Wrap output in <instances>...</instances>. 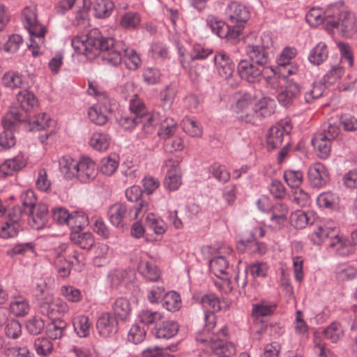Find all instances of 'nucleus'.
Returning <instances> with one entry per match:
<instances>
[{
    "label": "nucleus",
    "instance_id": "nucleus-1",
    "mask_svg": "<svg viewBox=\"0 0 357 357\" xmlns=\"http://www.w3.org/2000/svg\"><path fill=\"white\" fill-rule=\"evenodd\" d=\"M75 52L84 54L88 59H93L102 52V58L105 63L118 66L121 63L125 44L114 43L110 37H103L98 29H91L86 35L77 36L71 40Z\"/></svg>",
    "mask_w": 357,
    "mask_h": 357
},
{
    "label": "nucleus",
    "instance_id": "nucleus-2",
    "mask_svg": "<svg viewBox=\"0 0 357 357\" xmlns=\"http://www.w3.org/2000/svg\"><path fill=\"white\" fill-rule=\"evenodd\" d=\"M233 249L227 245L220 246L215 255L209 261V268L216 277L215 284L223 292L228 294L234 289L231 279L232 267L230 260L233 257Z\"/></svg>",
    "mask_w": 357,
    "mask_h": 357
},
{
    "label": "nucleus",
    "instance_id": "nucleus-3",
    "mask_svg": "<svg viewBox=\"0 0 357 357\" xmlns=\"http://www.w3.org/2000/svg\"><path fill=\"white\" fill-rule=\"evenodd\" d=\"M245 40V52L249 61L268 68L273 44L271 33L264 32L257 36L255 32H252L246 37Z\"/></svg>",
    "mask_w": 357,
    "mask_h": 357
},
{
    "label": "nucleus",
    "instance_id": "nucleus-4",
    "mask_svg": "<svg viewBox=\"0 0 357 357\" xmlns=\"http://www.w3.org/2000/svg\"><path fill=\"white\" fill-rule=\"evenodd\" d=\"M326 29L331 32L337 29L345 38L353 36L357 31L356 17L354 13L340 10L337 6H331L326 10Z\"/></svg>",
    "mask_w": 357,
    "mask_h": 357
},
{
    "label": "nucleus",
    "instance_id": "nucleus-5",
    "mask_svg": "<svg viewBox=\"0 0 357 357\" xmlns=\"http://www.w3.org/2000/svg\"><path fill=\"white\" fill-rule=\"evenodd\" d=\"M215 312H205V329L208 334L205 335L204 333L199 334L197 337V340L201 343L208 344L211 351L218 355V357H229L225 354V337L227 335V328L226 327L221 328L218 333L210 334V331L215 326Z\"/></svg>",
    "mask_w": 357,
    "mask_h": 357
},
{
    "label": "nucleus",
    "instance_id": "nucleus-6",
    "mask_svg": "<svg viewBox=\"0 0 357 357\" xmlns=\"http://www.w3.org/2000/svg\"><path fill=\"white\" fill-rule=\"evenodd\" d=\"M88 93L97 99V103L88 111L90 121L98 126L104 125L108 121L107 115L112 111L114 102L105 91H100L91 82L89 83Z\"/></svg>",
    "mask_w": 357,
    "mask_h": 357
},
{
    "label": "nucleus",
    "instance_id": "nucleus-7",
    "mask_svg": "<svg viewBox=\"0 0 357 357\" xmlns=\"http://www.w3.org/2000/svg\"><path fill=\"white\" fill-rule=\"evenodd\" d=\"M16 100L20 107V110L16 108H11L10 109L2 120V123H3L5 127H10L20 121H24V114L38 105V100L36 96L28 90H22L18 92Z\"/></svg>",
    "mask_w": 357,
    "mask_h": 357
},
{
    "label": "nucleus",
    "instance_id": "nucleus-8",
    "mask_svg": "<svg viewBox=\"0 0 357 357\" xmlns=\"http://www.w3.org/2000/svg\"><path fill=\"white\" fill-rule=\"evenodd\" d=\"M91 4L90 0H59L56 6V12L63 14L69 10H73L76 13L77 24L84 26L88 24V11Z\"/></svg>",
    "mask_w": 357,
    "mask_h": 357
},
{
    "label": "nucleus",
    "instance_id": "nucleus-9",
    "mask_svg": "<svg viewBox=\"0 0 357 357\" xmlns=\"http://www.w3.org/2000/svg\"><path fill=\"white\" fill-rule=\"evenodd\" d=\"M206 24L211 29L212 33L221 38H226L231 42L238 39L242 35V27L241 25L232 26V25L226 24L213 15H209L207 17Z\"/></svg>",
    "mask_w": 357,
    "mask_h": 357
},
{
    "label": "nucleus",
    "instance_id": "nucleus-10",
    "mask_svg": "<svg viewBox=\"0 0 357 357\" xmlns=\"http://www.w3.org/2000/svg\"><path fill=\"white\" fill-rule=\"evenodd\" d=\"M137 112L139 118V123L142 124V130L145 134L152 133L155 126L159 123L160 118L157 113H149L143 103L137 95H134L130 100V109Z\"/></svg>",
    "mask_w": 357,
    "mask_h": 357
},
{
    "label": "nucleus",
    "instance_id": "nucleus-11",
    "mask_svg": "<svg viewBox=\"0 0 357 357\" xmlns=\"http://www.w3.org/2000/svg\"><path fill=\"white\" fill-rule=\"evenodd\" d=\"M68 248L67 243H61L54 248L49 257L50 263L54 266L57 275L62 278L70 275L72 266L74 265L73 261L66 259L63 255Z\"/></svg>",
    "mask_w": 357,
    "mask_h": 357
},
{
    "label": "nucleus",
    "instance_id": "nucleus-12",
    "mask_svg": "<svg viewBox=\"0 0 357 357\" xmlns=\"http://www.w3.org/2000/svg\"><path fill=\"white\" fill-rule=\"evenodd\" d=\"M297 54L296 50L294 47H285L278 56L276 62L278 64V72L280 76L287 77L295 75L298 70L297 64L292 61V59Z\"/></svg>",
    "mask_w": 357,
    "mask_h": 357
},
{
    "label": "nucleus",
    "instance_id": "nucleus-13",
    "mask_svg": "<svg viewBox=\"0 0 357 357\" xmlns=\"http://www.w3.org/2000/svg\"><path fill=\"white\" fill-rule=\"evenodd\" d=\"M22 20L30 37L35 36L38 39L41 40V36H45V27L38 20L34 7L26 6L24 8L22 13Z\"/></svg>",
    "mask_w": 357,
    "mask_h": 357
},
{
    "label": "nucleus",
    "instance_id": "nucleus-14",
    "mask_svg": "<svg viewBox=\"0 0 357 357\" xmlns=\"http://www.w3.org/2000/svg\"><path fill=\"white\" fill-rule=\"evenodd\" d=\"M267 68L253 63L248 59H242L237 66V71L241 79L250 82L257 83L263 77V73Z\"/></svg>",
    "mask_w": 357,
    "mask_h": 357
},
{
    "label": "nucleus",
    "instance_id": "nucleus-15",
    "mask_svg": "<svg viewBox=\"0 0 357 357\" xmlns=\"http://www.w3.org/2000/svg\"><path fill=\"white\" fill-rule=\"evenodd\" d=\"M254 104V98L251 94L239 95L235 110L237 117L245 123H255Z\"/></svg>",
    "mask_w": 357,
    "mask_h": 357
},
{
    "label": "nucleus",
    "instance_id": "nucleus-16",
    "mask_svg": "<svg viewBox=\"0 0 357 357\" xmlns=\"http://www.w3.org/2000/svg\"><path fill=\"white\" fill-rule=\"evenodd\" d=\"M40 308L42 314L50 317L63 315L69 310V306L66 301L54 298L52 295L45 296L40 303Z\"/></svg>",
    "mask_w": 357,
    "mask_h": 357
},
{
    "label": "nucleus",
    "instance_id": "nucleus-17",
    "mask_svg": "<svg viewBox=\"0 0 357 357\" xmlns=\"http://www.w3.org/2000/svg\"><path fill=\"white\" fill-rule=\"evenodd\" d=\"M307 179L313 188H320L329 181V172L326 167L321 162H314L310 165L307 171Z\"/></svg>",
    "mask_w": 357,
    "mask_h": 357
},
{
    "label": "nucleus",
    "instance_id": "nucleus-18",
    "mask_svg": "<svg viewBox=\"0 0 357 357\" xmlns=\"http://www.w3.org/2000/svg\"><path fill=\"white\" fill-rule=\"evenodd\" d=\"M225 13L230 23L235 24L234 26L241 25L243 31V24L250 18V12L248 8L241 3L231 2L227 6Z\"/></svg>",
    "mask_w": 357,
    "mask_h": 357
},
{
    "label": "nucleus",
    "instance_id": "nucleus-19",
    "mask_svg": "<svg viewBox=\"0 0 357 357\" xmlns=\"http://www.w3.org/2000/svg\"><path fill=\"white\" fill-rule=\"evenodd\" d=\"M336 227L331 222H317L310 234L311 242L314 245L321 244L327 238L333 236L335 233Z\"/></svg>",
    "mask_w": 357,
    "mask_h": 357
},
{
    "label": "nucleus",
    "instance_id": "nucleus-20",
    "mask_svg": "<svg viewBox=\"0 0 357 357\" xmlns=\"http://www.w3.org/2000/svg\"><path fill=\"white\" fill-rule=\"evenodd\" d=\"M25 214L28 215L29 225L34 229H40L44 227L48 220L49 213L47 204H38Z\"/></svg>",
    "mask_w": 357,
    "mask_h": 357
},
{
    "label": "nucleus",
    "instance_id": "nucleus-21",
    "mask_svg": "<svg viewBox=\"0 0 357 357\" xmlns=\"http://www.w3.org/2000/svg\"><path fill=\"white\" fill-rule=\"evenodd\" d=\"M214 63L218 75L229 81L235 69V65L231 58L226 53L219 52L214 56Z\"/></svg>",
    "mask_w": 357,
    "mask_h": 357
},
{
    "label": "nucleus",
    "instance_id": "nucleus-22",
    "mask_svg": "<svg viewBox=\"0 0 357 357\" xmlns=\"http://www.w3.org/2000/svg\"><path fill=\"white\" fill-rule=\"evenodd\" d=\"M98 334L103 337H111L118 331V324L116 318L109 312L102 313L96 323Z\"/></svg>",
    "mask_w": 357,
    "mask_h": 357
},
{
    "label": "nucleus",
    "instance_id": "nucleus-23",
    "mask_svg": "<svg viewBox=\"0 0 357 357\" xmlns=\"http://www.w3.org/2000/svg\"><path fill=\"white\" fill-rule=\"evenodd\" d=\"M26 165V158L23 154L6 160L0 165V178L13 176Z\"/></svg>",
    "mask_w": 357,
    "mask_h": 357
},
{
    "label": "nucleus",
    "instance_id": "nucleus-24",
    "mask_svg": "<svg viewBox=\"0 0 357 357\" xmlns=\"http://www.w3.org/2000/svg\"><path fill=\"white\" fill-rule=\"evenodd\" d=\"M76 178L82 183H88L93 180L97 174L96 164L89 158H82L78 160Z\"/></svg>",
    "mask_w": 357,
    "mask_h": 357
},
{
    "label": "nucleus",
    "instance_id": "nucleus-25",
    "mask_svg": "<svg viewBox=\"0 0 357 357\" xmlns=\"http://www.w3.org/2000/svg\"><path fill=\"white\" fill-rule=\"evenodd\" d=\"M165 165L170 167L165 178V185L171 191L178 190L182 183L181 172L179 167L172 160L165 161Z\"/></svg>",
    "mask_w": 357,
    "mask_h": 357
},
{
    "label": "nucleus",
    "instance_id": "nucleus-26",
    "mask_svg": "<svg viewBox=\"0 0 357 357\" xmlns=\"http://www.w3.org/2000/svg\"><path fill=\"white\" fill-rule=\"evenodd\" d=\"M276 108L275 100L262 97L254 104L255 123L257 119H266L274 114Z\"/></svg>",
    "mask_w": 357,
    "mask_h": 357
},
{
    "label": "nucleus",
    "instance_id": "nucleus-27",
    "mask_svg": "<svg viewBox=\"0 0 357 357\" xmlns=\"http://www.w3.org/2000/svg\"><path fill=\"white\" fill-rule=\"evenodd\" d=\"M330 248L337 255L342 257H347L354 252V248L349 241L342 236L333 233L331 237Z\"/></svg>",
    "mask_w": 357,
    "mask_h": 357
},
{
    "label": "nucleus",
    "instance_id": "nucleus-28",
    "mask_svg": "<svg viewBox=\"0 0 357 357\" xmlns=\"http://www.w3.org/2000/svg\"><path fill=\"white\" fill-rule=\"evenodd\" d=\"M312 144L321 159H326L331 151V139L324 134L317 133L312 139Z\"/></svg>",
    "mask_w": 357,
    "mask_h": 357
},
{
    "label": "nucleus",
    "instance_id": "nucleus-29",
    "mask_svg": "<svg viewBox=\"0 0 357 357\" xmlns=\"http://www.w3.org/2000/svg\"><path fill=\"white\" fill-rule=\"evenodd\" d=\"M59 171L67 179H73L76 177L77 173L78 160L70 155H64L59 159Z\"/></svg>",
    "mask_w": 357,
    "mask_h": 357
},
{
    "label": "nucleus",
    "instance_id": "nucleus-30",
    "mask_svg": "<svg viewBox=\"0 0 357 357\" xmlns=\"http://www.w3.org/2000/svg\"><path fill=\"white\" fill-rule=\"evenodd\" d=\"M178 324L174 321H165L155 328L154 335L159 339H170L178 331Z\"/></svg>",
    "mask_w": 357,
    "mask_h": 357
},
{
    "label": "nucleus",
    "instance_id": "nucleus-31",
    "mask_svg": "<svg viewBox=\"0 0 357 357\" xmlns=\"http://www.w3.org/2000/svg\"><path fill=\"white\" fill-rule=\"evenodd\" d=\"M110 143L111 137L108 134L98 131L91 133L89 139V146L93 149L100 152L106 151Z\"/></svg>",
    "mask_w": 357,
    "mask_h": 357
},
{
    "label": "nucleus",
    "instance_id": "nucleus-32",
    "mask_svg": "<svg viewBox=\"0 0 357 357\" xmlns=\"http://www.w3.org/2000/svg\"><path fill=\"white\" fill-rule=\"evenodd\" d=\"M126 213L127 208L126 205L119 203L112 205L108 211V217L111 224L116 227H123Z\"/></svg>",
    "mask_w": 357,
    "mask_h": 357
},
{
    "label": "nucleus",
    "instance_id": "nucleus-33",
    "mask_svg": "<svg viewBox=\"0 0 357 357\" xmlns=\"http://www.w3.org/2000/svg\"><path fill=\"white\" fill-rule=\"evenodd\" d=\"M300 92L301 89L296 83L288 81L285 89L278 93V100L283 106H287L294 98L297 97Z\"/></svg>",
    "mask_w": 357,
    "mask_h": 357
},
{
    "label": "nucleus",
    "instance_id": "nucleus-34",
    "mask_svg": "<svg viewBox=\"0 0 357 357\" xmlns=\"http://www.w3.org/2000/svg\"><path fill=\"white\" fill-rule=\"evenodd\" d=\"M112 310L118 319L127 321L131 313L130 303L126 298H117L112 304Z\"/></svg>",
    "mask_w": 357,
    "mask_h": 357
},
{
    "label": "nucleus",
    "instance_id": "nucleus-35",
    "mask_svg": "<svg viewBox=\"0 0 357 357\" xmlns=\"http://www.w3.org/2000/svg\"><path fill=\"white\" fill-rule=\"evenodd\" d=\"M111 259L109 247L105 243H98L94 249L93 264L97 267H101L107 264Z\"/></svg>",
    "mask_w": 357,
    "mask_h": 357
},
{
    "label": "nucleus",
    "instance_id": "nucleus-36",
    "mask_svg": "<svg viewBox=\"0 0 357 357\" xmlns=\"http://www.w3.org/2000/svg\"><path fill=\"white\" fill-rule=\"evenodd\" d=\"M73 324L74 330L79 337H86L90 335L92 325L88 316L79 314L75 317L73 320Z\"/></svg>",
    "mask_w": 357,
    "mask_h": 357
},
{
    "label": "nucleus",
    "instance_id": "nucleus-37",
    "mask_svg": "<svg viewBox=\"0 0 357 357\" xmlns=\"http://www.w3.org/2000/svg\"><path fill=\"white\" fill-rule=\"evenodd\" d=\"M3 84L11 89H20L25 86V80L22 74L17 71L6 72L1 78Z\"/></svg>",
    "mask_w": 357,
    "mask_h": 357
},
{
    "label": "nucleus",
    "instance_id": "nucleus-38",
    "mask_svg": "<svg viewBox=\"0 0 357 357\" xmlns=\"http://www.w3.org/2000/svg\"><path fill=\"white\" fill-rule=\"evenodd\" d=\"M10 310L15 317H24L29 313L30 305L28 301L23 296H15L10 301Z\"/></svg>",
    "mask_w": 357,
    "mask_h": 357
},
{
    "label": "nucleus",
    "instance_id": "nucleus-39",
    "mask_svg": "<svg viewBox=\"0 0 357 357\" xmlns=\"http://www.w3.org/2000/svg\"><path fill=\"white\" fill-rule=\"evenodd\" d=\"M70 240L84 250H89L95 243V238L90 232L73 231L70 234Z\"/></svg>",
    "mask_w": 357,
    "mask_h": 357
},
{
    "label": "nucleus",
    "instance_id": "nucleus-40",
    "mask_svg": "<svg viewBox=\"0 0 357 357\" xmlns=\"http://www.w3.org/2000/svg\"><path fill=\"white\" fill-rule=\"evenodd\" d=\"M314 219V214L312 211L305 212L297 210L291 216L292 224L298 229L304 228L307 225H312Z\"/></svg>",
    "mask_w": 357,
    "mask_h": 357
},
{
    "label": "nucleus",
    "instance_id": "nucleus-41",
    "mask_svg": "<svg viewBox=\"0 0 357 357\" xmlns=\"http://www.w3.org/2000/svg\"><path fill=\"white\" fill-rule=\"evenodd\" d=\"M284 129L281 126L271 127L268 132L266 143L268 149H274L282 144Z\"/></svg>",
    "mask_w": 357,
    "mask_h": 357
},
{
    "label": "nucleus",
    "instance_id": "nucleus-42",
    "mask_svg": "<svg viewBox=\"0 0 357 357\" xmlns=\"http://www.w3.org/2000/svg\"><path fill=\"white\" fill-rule=\"evenodd\" d=\"M328 49L325 43H319L310 52L308 59L314 65H319L328 58Z\"/></svg>",
    "mask_w": 357,
    "mask_h": 357
},
{
    "label": "nucleus",
    "instance_id": "nucleus-43",
    "mask_svg": "<svg viewBox=\"0 0 357 357\" xmlns=\"http://www.w3.org/2000/svg\"><path fill=\"white\" fill-rule=\"evenodd\" d=\"M317 205L324 208L335 209L339 204L338 196L332 192H324L317 197Z\"/></svg>",
    "mask_w": 357,
    "mask_h": 357
},
{
    "label": "nucleus",
    "instance_id": "nucleus-44",
    "mask_svg": "<svg viewBox=\"0 0 357 357\" xmlns=\"http://www.w3.org/2000/svg\"><path fill=\"white\" fill-rule=\"evenodd\" d=\"M162 305L169 312L178 311L181 307V296L174 291L167 292L162 300Z\"/></svg>",
    "mask_w": 357,
    "mask_h": 357
},
{
    "label": "nucleus",
    "instance_id": "nucleus-45",
    "mask_svg": "<svg viewBox=\"0 0 357 357\" xmlns=\"http://www.w3.org/2000/svg\"><path fill=\"white\" fill-rule=\"evenodd\" d=\"M119 165V156L116 154H111L100 160V170L103 174L111 176L116 172Z\"/></svg>",
    "mask_w": 357,
    "mask_h": 357
},
{
    "label": "nucleus",
    "instance_id": "nucleus-46",
    "mask_svg": "<svg viewBox=\"0 0 357 357\" xmlns=\"http://www.w3.org/2000/svg\"><path fill=\"white\" fill-rule=\"evenodd\" d=\"M177 132V123L172 118H167L160 123L158 134L160 138L166 140L176 135Z\"/></svg>",
    "mask_w": 357,
    "mask_h": 357
},
{
    "label": "nucleus",
    "instance_id": "nucleus-47",
    "mask_svg": "<svg viewBox=\"0 0 357 357\" xmlns=\"http://www.w3.org/2000/svg\"><path fill=\"white\" fill-rule=\"evenodd\" d=\"M288 213L287 205L282 203L275 204L272 208L270 220L276 225L280 226L287 221Z\"/></svg>",
    "mask_w": 357,
    "mask_h": 357
},
{
    "label": "nucleus",
    "instance_id": "nucleus-48",
    "mask_svg": "<svg viewBox=\"0 0 357 357\" xmlns=\"http://www.w3.org/2000/svg\"><path fill=\"white\" fill-rule=\"evenodd\" d=\"M145 224L146 227L152 229L156 234H163L167 231V226L166 223L153 213H149L146 215Z\"/></svg>",
    "mask_w": 357,
    "mask_h": 357
},
{
    "label": "nucleus",
    "instance_id": "nucleus-49",
    "mask_svg": "<svg viewBox=\"0 0 357 357\" xmlns=\"http://www.w3.org/2000/svg\"><path fill=\"white\" fill-rule=\"evenodd\" d=\"M200 303L203 307L206 309L205 312H216L222 308L220 298L213 293L202 296Z\"/></svg>",
    "mask_w": 357,
    "mask_h": 357
},
{
    "label": "nucleus",
    "instance_id": "nucleus-50",
    "mask_svg": "<svg viewBox=\"0 0 357 357\" xmlns=\"http://www.w3.org/2000/svg\"><path fill=\"white\" fill-rule=\"evenodd\" d=\"M183 131L193 137H199L202 135V128L195 119L185 116L181 121Z\"/></svg>",
    "mask_w": 357,
    "mask_h": 357
},
{
    "label": "nucleus",
    "instance_id": "nucleus-51",
    "mask_svg": "<svg viewBox=\"0 0 357 357\" xmlns=\"http://www.w3.org/2000/svg\"><path fill=\"white\" fill-rule=\"evenodd\" d=\"M276 305L273 303L262 301L252 305V316L255 319L271 315L275 310Z\"/></svg>",
    "mask_w": 357,
    "mask_h": 357
},
{
    "label": "nucleus",
    "instance_id": "nucleus-52",
    "mask_svg": "<svg viewBox=\"0 0 357 357\" xmlns=\"http://www.w3.org/2000/svg\"><path fill=\"white\" fill-rule=\"evenodd\" d=\"M89 218L83 211H74L70 214L68 227L72 229H82L89 225Z\"/></svg>",
    "mask_w": 357,
    "mask_h": 357
},
{
    "label": "nucleus",
    "instance_id": "nucleus-53",
    "mask_svg": "<svg viewBox=\"0 0 357 357\" xmlns=\"http://www.w3.org/2000/svg\"><path fill=\"white\" fill-rule=\"evenodd\" d=\"M139 273L148 280L157 281L160 278V271L153 264L142 261L138 265Z\"/></svg>",
    "mask_w": 357,
    "mask_h": 357
},
{
    "label": "nucleus",
    "instance_id": "nucleus-54",
    "mask_svg": "<svg viewBox=\"0 0 357 357\" xmlns=\"http://www.w3.org/2000/svg\"><path fill=\"white\" fill-rule=\"evenodd\" d=\"M67 324L61 319H57L48 324L46 328V334L49 338L56 340L62 337Z\"/></svg>",
    "mask_w": 357,
    "mask_h": 357
},
{
    "label": "nucleus",
    "instance_id": "nucleus-55",
    "mask_svg": "<svg viewBox=\"0 0 357 357\" xmlns=\"http://www.w3.org/2000/svg\"><path fill=\"white\" fill-rule=\"evenodd\" d=\"M93 8L96 16L104 18L111 15L114 8V3L112 0H96Z\"/></svg>",
    "mask_w": 357,
    "mask_h": 357
},
{
    "label": "nucleus",
    "instance_id": "nucleus-56",
    "mask_svg": "<svg viewBox=\"0 0 357 357\" xmlns=\"http://www.w3.org/2000/svg\"><path fill=\"white\" fill-rule=\"evenodd\" d=\"M141 17L135 12H127L121 17L120 25L126 29H137L140 24Z\"/></svg>",
    "mask_w": 357,
    "mask_h": 357
},
{
    "label": "nucleus",
    "instance_id": "nucleus-57",
    "mask_svg": "<svg viewBox=\"0 0 357 357\" xmlns=\"http://www.w3.org/2000/svg\"><path fill=\"white\" fill-rule=\"evenodd\" d=\"M163 315L158 311L146 309L141 310L137 315L139 321L144 325H151L162 320Z\"/></svg>",
    "mask_w": 357,
    "mask_h": 357
},
{
    "label": "nucleus",
    "instance_id": "nucleus-58",
    "mask_svg": "<svg viewBox=\"0 0 357 357\" xmlns=\"http://www.w3.org/2000/svg\"><path fill=\"white\" fill-rule=\"evenodd\" d=\"M326 10H323L319 8H312L306 14L305 18L307 22L311 26H317L322 23L326 25Z\"/></svg>",
    "mask_w": 357,
    "mask_h": 357
},
{
    "label": "nucleus",
    "instance_id": "nucleus-59",
    "mask_svg": "<svg viewBox=\"0 0 357 357\" xmlns=\"http://www.w3.org/2000/svg\"><path fill=\"white\" fill-rule=\"evenodd\" d=\"M357 275V270L352 266L342 264L335 271V278L338 281L344 282L354 279Z\"/></svg>",
    "mask_w": 357,
    "mask_h": 357
},
{
    "label": "nucleus",
    "instance_id": "nucleus-60",
    "mask_svg": "<svg viewBox=\"0 0 357 357\" xmlns=\"http://www.w3.org/2000/svg\"><path fill=\"white\" fill-rule=\"evenodd\" d=\"M324 335L332 342H337L343 336L344 331L340 323L334 321L324 329Z\"/></svg>",
    "mask_w": 357,
    "mask_h": 357
},
{
    "label": "nucleus",
    "instance_id": "nucleus-61",
    "mask_svg": "<svg viewBox=\"0 0 357 357\" xmlns=\"http://www.w3.org/2000/svg\"><path fill=\"white\" fill-rule=\"evenodd\" d=\"M124 56L126 58V65L130 70H137L142 63L139 55L137 52L131 48H128L125 46L123 49Z\"/></svg>",
    "mask_w": 357,
    "mask_h": 357
},
{
    "label": "nucleus",
    "instance_id": "nucleus-62",
    "mask_svg": "<svg viewBox=\"0 0 357 357\" xmlns=\"http://www.w3.org/2000/svg\"><path fill=\"white\" fill-rule=\"evenodd\" d=\"M131 113L130 115H124L122 116L119 120V125L126 130H131L134 129L137 125L139 124V114H138V109L131 110L130 109Z\"/></svg>",
    "mask_w": 357,
    "mask_h": 357
},
{
    "label": "nucleus",
    "instance_id": "nucleus-63",
    "mask_svg": "<svg viewBox=\"0 0 357 357\" xmlns=\"http://www.w3.org/2000/svg\"><path fill=\"white\" fill-rule=\"evenodd\" d=\"M61 294L70 303H79L82 299V294L79 289L71 285H63L60 289Z\"/></svg>",
    "mask_w": 357,
    "mask_h": 357
},
{
    "label": "nucleus",
    "instance_id": "nucleus-64",
    "mask_svg": "<svg viewBox=\"0 0 357 357\" xmlns=\"http://www.w3.org/2000/svg\"><path fill=\"white\" fill-rule=\"evenodd\" d=\"M284 179L291 188H298L303 182V174L301 171L288 169L284 172Z\"/></svg>",
    "mask_w": 357,
    "mask_h": 357
}]
</instances>
